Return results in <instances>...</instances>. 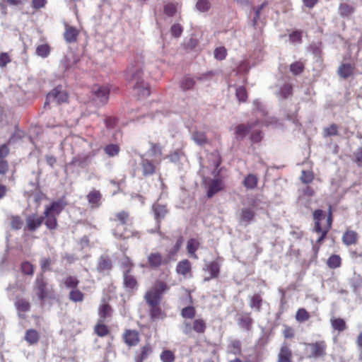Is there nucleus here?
Returning <instances> with one entry per match:
<instances>
[{
    "label": "nucleus",
    "mask_w": 362,
    "mask_h": 362,
    "mask_svg": "<svg viewBox=\"0 0 362 362\" xmlns=\"http://www.w3.org/2000/svg\"><path fill=\"white\" fill-rule=\"evenodd\" d=\"M170 289V286L165 281L157 279L153 286L144 293V299L148 307V315L152 320L163 319L166 317L160 306L163 296Z\"/></svg>",
    "instance_id": "nucleus-1"
},
{
    "label": "nucleus",
    "mask_w": 362,
    "mask_h": 362,
    "mask_svg": "<svg viewBox=\"0 0 362 362\" xmlns=\"http://www.w3.org/2000/svg\"><path fill=\"white\" fill-rule=\"evenodd\" d=\"M110 221L114 223L112 233L118 240H141L142 233L141 231L132 227V218L130 212L122 210L114 214Z\"/></svg>",
    "instance_id": "nucleus-2"
},
{
    "label": "nucleus",
    "mask_w": 362,
    "mask_h": 362,
    "mask_svg": "<svg viewBox=\"0 0 362 362\" xmlns=\"http://www.w3.org/2000/svg\"><path fill=\"white\" fill-rule=\"evenodd\" d=\"M144 66L143 57L136 56L131 62L125 71L126 79L134 83V89L141 98L148 97L151 94L149 85L144 80Z\"/></svg>",
    "instance_id": "nucleus-3"
},
{
    "label": "nucleus",
    "mask_w": 362,
    "mask_h": 362,
    "mask_svg": "<svg viewBox=\"0 0 362 362\" xmlns=\"http://www.w3.org/2000/svg\"><path fill=\"white\" fill-rule=\"evenodd\" d=\"M183 243V238L180 235L173 248L168 250L167 255L163 256L158 251H153L147 255L148 266L151 269H158L176 260V256Z\"/></svg>",
    "instance_id": "nucleus-4"
},
{
    "label": "nucleus",
    "mask_w": 362,
    "mask_h": 362,
    "mask_svg": "<svg viewBox=\"0 0 362 362\" xmlns=\"http://www.w3.org/2000/svg\"><path fill=\"white\" fill-rule=\"evenodd\" d=\"M67 205L68 202L65 196H63L45 206L42 216L44 217L43 223L48 230H55L57 229L59 226L57 218Z\"/></svg>",
    "instance_id": "nucleus-5"
},
{
    "label": "nucleus",
    "mask_w": 362,
    "mask_h": 362,
    "mask_svg": "<svg viewBox=\"0 0 362 362\" xmlns=\"http://www.w3.org/2000/svg\"><path fill=\"white\" fill-rule=\"evenodd\" d=\"M327 344L325 340H317L306 344L308 358H323L327 355Z\"/></svg>",
    "instance_id": "nucleus-6"
},
{
    "label": "nucleus",
    "mask_w": 362,
    "mask_h": 362,
    "mask_svg": "<svg viewBox=\"0 0 362 362\" xmlns=\"http://www.w3.org/2000/svg\"><path fill=\"white\" fill-rule=\"evenodd\" d=\"M34 290L41 301H44L48 298L51 293V291H49L48 288V283L43 273L37 274L34 284Z\"/></svg>",
    "instance_id": "nucleus-7"
},
{
    "label": "nucleus",
    "mask_w": 362,
    "mask_h": 362,
    "mask_svg": "<svg viewBox=\"0 0 362 362\" xmlns=\"http://www.w3.org/2000/svg\"><path fill=\"white\" fill-rule=\"evenodd\" d=\"M207 328L206 321L202 318L194 319L192 322H184L182 332L185 334L189 335L192 332L201 335L206 332Z\"/></svg>",
    "instance_id": "nucleus-8"
},
{
    "label": "nucleus",
    "mask_w": 362,
    "mask_h": 362,
    "mask_svg": "<svg viewBox=\"0 0 362 362\" xmlns=\"http://www.w3.org/2000/svg\"><path fill=\"white\" fill-rule=\"evenodd\" d=\"M44 222V217L36 214H32L25 218L24 230L34 232L39 228Z\"/></svg>",
    "instance_id": "nucleus-9"
},
{
    "label": "nucleus",
    "mask_w": 362,
    "mask_h": 362,
    "mask_svg": "<svg viewBox=\"0 0 362 362\" xmlns=\"http://www.w3.org/2000/svg\"><path fill=\"white\" fill-rule=\"evenodd\" d=\"M122 338L124 343L129 347L136 346L140 342V334L136 329H125Z\"/></svg>",
    "instance_id": "nucleus-10"
},
{
    "label": "nucleus",
    "mask_w": 362,
    "mask_h": 362,
    "mask_svg": "<svg viewBox=\"0 0 362 362\" xmlns=\"http://www.w3.org/2000/svg\"><path fill=\"white\" fill-rule=\"evenodd\" d=\"M113 309L106 298H103L98 308V320L105 322L107 319L111 318Z\"/></svg>",
    "instance_id": "nucleus-11"
},
{
    "label": "nucleus",
    "mask_w": 362,
    "mask_h": 362,
    "mask_svg": "<svg viewBox=\"0 0 362 362\" xmlns=\"http://www.w3.org/2000/svg\"><path fill=\"white\" fill-rule=\"evenodd\" d=\"M110 88L107 86L95 85L92 87L91 93L103 104L107 103L110 95Z\"/></svg>",
    "instance_id": "nucleus-12"
},
{
    "label": "nucleus",
    "mask_w": 362,
    "mask_h": 362,
    "mask_svg": "<svg viewBox=\"0 0 362 362\" xmlns=\"http://www.w3.org/2000/svg\"><path fill=\"white\" fill-rule=\"evenodd\" d=\"M48 99H52L57 104L67 103L69 95L65 90H62V86H57L49 93Z\"/></svg>",
    "instance_id": "nucleus-13"
},
{
    "label": "nucleus",
    "mask_w": 362,
    "mask_h": 362,
    "mask_svg": "<svg viewBox=\"0 0 362 362\" xmlns=\"http://www.w3.org/2000/svg\"><path fill=\"white\" fill-rule=\"evenodd\" d=\"M176 273L185 278H191L192 276V263L188 259L180 261L175 268Z\"/></svg>",
    "instance_id": "nucleus-14"
},
{
    "label": "nucleus",
    "mask_w": 362,
    "mask_h": 362,
    "mask_svg": "<svg viewBox=\"0 0 362 362\" xmlns=\"http://www.w3.org/2000/svg\"><path fill=\"white\" fill-rule=\"evenodd\" d=\"M258 123V121L247 124H240L235 127V136L238 140L243 139L250 131Z\"/></svg>",
    "instance_id": "nucleus-15"
},
{
    "label": "nucleus",
    "mask_w": 362,
    "mask_h": 362,
    "mask_svg": "<svg viewBox=\"0 0 362 362\" xmlns=\"http://www.w3.org/2000/svg\"><path fill=\"white\" fill-rule=\"evenodd\" d=\"M152 209L158 227L160 228L161 220L163 219L168 213L167 206L156 202L153 204Z\"/></svg>",
    "instance_id": "nucleus-16"
},
{
    "label": "nucleus",
    "mask_w": 362,
    "mask_h": 362,
    "mask_svg": "<svg viewBox=\"0 0 362 362\" xmlns=\"http://www.w3.org/2000/svg\"><path fill=\"white\" fill-rule=\"evenodd\" d=\"M204 270L209 274V276L204 278L205 281L217 279L220 274V264L217 261H212L205 265Z\"/></svg>",
    "instance_id": "nucleus-17"
},
{
    "label": "nucleus",
    "mask_w": 362,
    "mask_h": 362,
    "mask_svg": "<svg viewBox=\"0 0 362 362\" xmlns=\"http://www.w3.org/2000/svg\"><path fill=\"white\" fill-rule=\"evenodd\" d=\"M277 362H293V353L288 343L284 342L281 344Z\"/></svg>",
    "instance_id": "nucleus-18"
},
{
    "label": "nucleus",
    "mask_w": 362,
    "mask_h": 362,
    "mask_svg": "<svg viewBox=\"0 0 362 362\" xmlns=\"http://www.w3.org/2000/svg\"><path fill=\"white\" fill-rule=\"evenodd\" d=\"M224 189L225 185L221 179H214L209 184L208 190L206 192V196L208 198H211L216 193L223 190Z\"/></svg>",
    "instance_id": "nucleus-19"
},
{
    "label": "nucleus",
    "mask_w": 362,
    "mask_h": 362,
    "mask_svg": "<svg viewBox=\"0 0 362 362\" xmlns=\"http://www.w3.org/2000/svg\"><path fill=\"white\" fill-rule=\"evenodd\" d=\"M112 259L108 255H101L99 257L97 264V271L99 273L108 272L112 270Z\"/></svg>",
    "instance_id": "nucleus-20"
},
{
    "label": "nucleus",
    "mask_w": 362,
    "mask_h": 362,
    "mask_svg": "<svg viewBox=\"0 0 362 362\" xmlns=\"http://www.w3.org/2000/svg\"><path fill=\"white\" fill-rule=\"evenodd\" d=\"M64 28V38L65 41L68 43L76 42L79 35L78 30L76 27L69 25L67 23H65Z\"/></svg>",
    "instance_id": "nucleus-21"
},
{
    "label": "nucleus",
    "mask_w": 362,
    "mask_h": 362,
    "mask_svg": "<svg viewBox=\"0 0 362 362\" xmlns=\"http://www.w3.org/2000/svg\"><path fill=\"white\" fill-rule=\"evenodd\" d=\"M153 351L151 345L148 343L141 346L134 356L135 362H143L146 360Z\"/></svg>",
    "instance_id": "nucleus-22"
},
{
    "label": "nucleus",
    "mask_w": 362,
    "mask_h": 362,
    "mask_svg": "<svg viewBox=\"0 0 362 362\" xmlns=\"http://www.w3.org/2000/svg\"><path fill=\"white\" fill-rule=\"evenodd\" d=\"M359 235L358 233L353 230L347 229L344 233L341 240L346 246H350L358 243Z\"/></svg>",
    "instance_id": "nucleus-23"
},
{
    "label": "nucleus",
    "mask_w": 362,
    "mask_h": 362,
    "mask_svg": "<svg viewBox=\"0 0 362 362\" xmlns=\"http://www.w3.org/2000/svg\"><path fill=\"white\" fill-rule=\"evenodd\" d=\"M306 66V60L305 59H299L293 62L289 66V71L292 74L293 76H298L301 75L305 69Z\"/></svg>",
    "instance_id": "nucleus-24"
},
{
    "label": "nucleus",
    "mask_w": 362,
    "mask_h": 362,
    "mask_svg": "<svg viewBox=\"0 0 362 362\" xmlns=\"http://www.w3.org/2000/svg\"><path fill=\"white\" fill-rule=\"evenodd\" d=\"M355 66L349 63L341 64L337 69L338 75L344 79H346L354 74Z\"/></svg>",
    "instance_id": "nucleus-25"
},
{
    "label": "nucleus",
    "mask_w": 362,
    "mask_h": 362,
    "mask_svg": "<svg viewBox=\"0 0 362 362\" xmlns=\"http://www.w3.org/2000/svg\"><path fill=\"white\" fill-rule=\"evenodd\" d=\"M124 287L129 291L136 290L139 287L136 277L130 274H123Z\"/></svg>",
    "instance_id": "nucleus-26"
},
{
    "label": "nucleus",
    "mask_w": 362,
    "mask_h": 362,
    "mask_svg": "<svg viewBox=\"0 0 362 362\" xmlns=\"http://www.w3.org/2000/svg\"><path fill=\"white\" fill-rule=\"evenodd\" d=\"M102 194L99 190L93 189L87 194V200L92 208H98L101 204Z\"/></svg>",
    "instance_id": "nucleus-27"
},
{
    "label": "nucleus",
    "mask_w": 362,
    "mask_h": 362,
    "mask_svg": "<svg viewBox=\"0 0 362 362\" xmlns=\"http://www.w3.org/2000/svg\"><path fill=\"white\" fill-rule=\"evenodd\" d=\"M253 322L254 320L249 313L241 314L238 319V325L247 331H250L252 329Z\"/></svg>",
    "instance_id": "nucleus-28"
},
{
    "label": "nucleus",
    "mask_w": 362,
    "mask_h": 362,
    "mask_svg": "<svg viewBox=\"0 0 362 362\" xmlns=\"http://www.w3.org/2000/svg\"><path fill=\"white\" fill-rule=\"evenodd\" d=\"M259 182V178L257 175L250 173L247 174L243 179L242 184L247 190H252L257 188Z\"/></svg>",
    "instance_id": "nucleus-29"
},
{
    "label": "nucleus",
    "mask_w": 362,
    "mask_h": 362,
    "mask_svg": "<svg viewBox=\"0 0 362 362\" xmlns=\"http://www.w3.org/2000/svg\"><path fill=\"white\" fill-rule=\"evenodd\" d=\"M141 165L142 168L143 175L145 177L152 175L156 173L155 165L151 160L147 158H141Z\"/></svg>",
    "instance_id": "nucleus-30"
},
{
    "label": "nucleus",
    "mask_w": 362,
    "mask_h": 362,
    "mask_svg": "<svg viewBox=\"0 0 362 362\" xmlns=\"http://www.w3.org/2000/svg\"><path fill=\"white\" fill-rule=\"evenodd\" d=\"M262 302L263 299L260 293H254L249 298L250 308L256 312L261 311Z\"/></svg>",
    "instance_id": "nucleus-31"
},
{
    "label": "nucleus",
    "mask_w": 362,
    "mask_h": 362,
    "mask_svg": "<svg viewBox=\"0 0 362 362\" xmlns=\"http://www.w3.org/2000/svg\"><path fill=\"white\" fill-rule=\"evenodd\" d=\"M119 265L122 269V274H130L134 267V264L131 258L127 255L121 259Z\"/></svg>",
    "instance_id": "nucleus-32"
},
{
    "label": "nucleus",
    "mask_w": 362,
    "mask_h": 362,
    "mask_svg": "<svg viewBox=\"0 0 362 362\" xmlns=\"http://www.w3.org/2000/svg\"><path fill=\"white\" fill-rule=\"evenodd\" d=\"M330 324L333 329L342 332L347 329L345 320L340 317H332L330 319Z\"/></svg>",
    "instance_id": "nucleus-33"
},
{
    "label": "nucleus",
    "mask_w": 362,
    "mask_h": 362,
    "mask_svg": "<svg viewBox=\"0 0 362 362\" xmlns=\"http://www.w3.org/2000/svg\"><path fill=\"white\" fill-rule=\"evenodd\" d=\"M25 340L30 344H36L40 340L38 332L34 329H29L25 332Z\"/></svg>",
    "instance_id": "nucleus-34"
},
{
    "label": "nucleus",
    "mask_w": 362,
    "mask_h": 362,
    "mask_svg": "<svg viewBox=\"0 0 362 362\" xmlns=\"http://www.w3.org/2000/svg\"><path fill=\"white\" fill-rule=\"evenodd\" d=\"M24 4L23 0H1L0 8L4 14L7 13V6H21Z\"/></svg>",
    "instance_id": "nucleus-35"
},
{
    "label": "nucleus",
    "mask_w": 362,
    "mask_h": 362,
    "mask_svg": "<svg viewBox=\"0 0 362 362\" xmlns=\"http://www.w3.org/2000/svg\"><path fill=\"white\" fill-rule=\"evenodd\" d=\"M199 242L197 240L191 238L187 241V252L194 259L198 258V256H197L196 252L199 249Z\"/></svg>",
    "instance_id": "nucleus-36"
},
{
    "label": "nucleus",
    "mask_w": 362,
    "mask_h": 362,
    "mask_svg": "<svg viewBox=\"0 0 362 362\" xmlns=\"http://www.w3.org/2000/svg\"><path fill=\"white\" fill-rule=\"evenodd\" d=\"M104 322L101 320H98L94 327V332L100 337H104L110 334V329Z\"/></svg>",
    "instance_id": "nucleus-37"
},
{
    "label": "nucleus",
    "mask_w": 362,
    "mask_h": 362,
    "mask_svg": "<svg viewBox=\"0 0 362 362\" xmlns=\"http://www.w3.org/2000/svg\"><path fill=\"white\" fill-rule=\"evenodd\" d=\"M255 211L250 208H243L241 210L240 215V221L241 222L249 223L255 217Z\"/></svg>",
    "instance_id": "nucleus-38"
},
{
    "label": "nucleus",
    "mask_w": 362,
    "mask_h": 362,
    "mask_svg": "<svg viewBox=\"0 0 362 362\" xmlns=\"http://www.w3.org/2000/svg\"><path fill=\"white\" fill-rule=\"evenodd\" d=\"M349 284L354 293H356L362 286V276L354 274L352 277L349 279Z\"/></svg>",
    "instance_id": "nucleus-39"
},
{
    "label": "nucleus",
    "mask_w": 362,
    "mask_h": 362,
    "mask_svg": "<svg viewBox=\"0 0 362 362\" xmlns=\"http://www.w3.org/2000/svg\"><path fill=\"white\" fill-rule=\"evenodd\" d=\"M324 216V212L321 209H316L313 214L314 220V230L315 232H320L322 230L321 220Z\"/></svg>",
    "instance_id": "nucleus-40"
},
{
    "label": "nucleus",
    "mask_w": 362,
    "mask_h": 362,
    "mask_svg": "<svg viewBox=\"0 0 362 362\" xmlns=\"http://www.w3.org/2000/svg\"><path fill=\"white\" fill-rule=\"evenodd\" d=\"M15 306L16 309L21 313L28 312L30 309V302L25 298L19 297H18L16 300Z\"/></svg>",
    "instance_id": "nucleus-41"
},
{
    "label": "nucleus",
    "mask_w": 362,
    "mask_h": 362,
    "mask_svg": "<svg viewBox=\"0 0 362 362\" xmlns=\"http://www.w3.org/2000/svg\"><path fill=\"white\" fill-rule=\"evenodd\" d=\"M295 318L298 322L303 323L310 320V314L305 308H300L296 313Z\"/></svg>",
    "instance_id": "nucleus-42"
},
{
    "label": "nucleus",
    "mask_w": 362,
    "mask_h": 362,
    "mask_svg": "<svg viewBox=\"0 0 362 362\" xmlns=\"http://www.w3.org/2000/svg\"><path fill=\"white\" fill-rule=\"evenodd\" d=\"M51 52V47L48 43L41 44L37 46L35 53L42 58L47 57Z\"/></svg>",
    "instance_id": "nucleus-43"
},
{
    "label": "nucleus",
    "mask_w": 362,
    "mask_h": 362,
    "mask_svg": "<svg viewBox=\"0 0 362 362\" xmlns=\"http://www.w3.org/2000/svg\"><path fill=\"white\" fill-rule=\"evenodd\" d=\"M194 85V79L188 76H184L180 81V86L185 91L192 89Z\"/></svg>",
    "instance_id": "nucleus-44"
},
{
    "label": "nucleus",
    "mask_w": 362,
    "mask_h": 362,
    "mask_svg": "<svg viewBox=\"0 0 362 362\" xmlns=\"http://www.w3.org/2000/svg\"><path fill=\"white\" fill-rule=\"evenodd\" d=\"M354 7L346 3H341L339 6V13L341 17H349L354 12Z\"/></svg>",
    "instance_id": "nucleus-45"
},
{
    "label": "nucleus",
    "mask_w": 362,
    "mask_h": 362,
    "mask_svg": "<svg viewBox=\"0 0 362 362\" xmlns=\"http://www.w3.org/2000/svg\"><path fill=\"white\" fill-rule=\"evenodd\" d=\"M327 265L329 269H337L341 265V258L339 255H332L327 260Z\"/></svg>",
    "instance_id": "nucleus-46"
},
{
    "label": "nucleus",
    "mask_w": 362,
    "mask_h": 362,
    "mask_svg": "<svg viewBox=\"0 0 362 362\" xmlns=\"http://www.w3.org/2000/svg\"><path fill=\"white\" fill-rule=\"evenodd\" d=\"M69 298L74 303L82 302L84 299V294L78 288L71 289L69 294Z\"/></svg>",
    "instance_id": "nucleus-47"
},
{
    "label": "nucleus",
    "mask_w": 362,
    "mask_h": 362,
    "mask_svg": "<svg viewBox=\"0 0 362 362\" xmlns=\"http://www.w3.org/2000/svg\"><path fill=\"white\" fill-rule=\"evenodd\" d=\"M192 139L198 145H204L208 142L206 133L201 131H195L192 134Z\"/></svg>",
    "instance_id": "nucleus-48"
},
{
    "label": "nucleus",
    "mask_w": 362,
    "mask_h": 362,
    "mask_svg": "<svg viewBox=\"0 0 362 362\" xmlns=\"http://www.w3.org/2000/svg\"><path fill=\"white\" fill-rule=\"evenodd\" d=\"M120 147L118 144H110L105 146L104 152L109 157H115L119 154Z\"/></svg>",
    "instance_id": "nucleus-49"
},
{
    "label": "nucleus",
    "mask_w": 362,
    "mask_h": 362,
    "mask_svg": "<svg viewBox=\"0 0 362 362\" xmlns=\"http://www.w3.org/2000/svg\"><path fill=\"white\" fill-rule=\"evenodd\" d=\"M54 262V260L51 259L50 257H42L40 260V264L42 269L41 273H45L48 271H51L52 264Z\"/></svg>",
    "instance_id": "nucleus-50"
},
{
    "label": "nucleus",
    "mask_w": 362,
    "mask_h": 362,
    "mask_svg": "<svg viewBox=\"0 0 362 362\" xmlns=\"http://www.w3.org/2000/svg\"><path fill=\"white\" fill-rule=\"evenodd\" d=\"M228 349L230 352L234 355H240L242 352L241 342L240 340H232L229 345Z\"/></svg>",
    "instance_id": "nucleus-51"
},
{
    "label": "nucleus",
    "mask_w": 362,
    "mask_h": 362,
    "mask_svg": "<svg viewBox=\"0 0 362 362\" xmlns=\"http://www.w3.org/2000/svg\"><path fill=\"white\" fill-rule=\"evenodd\" d=\"M80 281L76 276H68L64 280L65 286L68 288H77Z\"/></svg>",
    "instance_id": "nucleus-52"
},
{
    "label": "nucleus",
    "mask_w": 362,
    "mask_h": 362,
    "mask_svg": "<svg viewBox=\"0 0 362 362\" xmlns=\"http://www.w3.org/2000/svg\"><path fill=\"white\" fill-rule=\"evenodd\" d=\"M35 267L28 261H24L21 264V271L25 275L33 276Z\"/></svg>",
    "instance_id": "nucleus-53"
},
{
    "label": "nucleus",
    "mask_w": 362,
    "mask_h": 362,
    "mask_svg": "<svg viewBox=\"0 0 362 362\" xmlns=\"http://www.w3.org/2000/svg\"><path fill=\"white\" fill-rule=\"evenodd\" d=\"M196 315V309L194 306H187L182 309L181 316L185 319L192 320Z\"/></svg>",
    "instance_id": "nucleus-54"
},
{
    "label": "nucleus",
    "mask_w": 362,
    "mask_h": 362,
    "mask_svg": "<svg viewBox=\"0 0 362 362\" xmlns=\"http://www.w3.org/2000/svg\"><path fill=\"white\" fill-rule=\"evenodd\" d=\"M235 95H236L237 99L239 100V102H240V103L246 102L247 100L248 95H247V92L245 87L239 86L238 88H237L236 90H235Z\"/></svg>",
    "instance_id": "nucleus-55"
},
{
    "label": "nucleus",
    "mask_w": 362,
    "mask_h": 362,
    "mask_svg": "<svg viewBox=\"0 0 362 362\" xmlns=\"http://www.w3.org/2000/svg\"><path fill=\"white\" fill-rule=\"evenodd\" d=\"M300 179L303 183L310 184L314 180V174L310 170H303Z\"/></svg>",
    "instance_id": "nucleus-56"
},
{
    "label": "nucleus",
    "mask_w": 362,
    "mask_h": 362,
    "mask_svg": "<svg viewBox=\"0 0 362 362\" xmlns=\"http://www.w3.org/2000/svg\"><path fill=\"white\" fill-rule=\"evenodd\" d=\"M11 220V226L14 230H19L23 226V220L20 216L18 215H12L10 218Z\"/></svg>",
    "instance_id": "nucleus-57"
},
{
    "label": "nucleus",
    "mask_w": 362,
    "mask_h": 362,
    "mask_svg": "<svg viewBox=\"0 0 362 362\" xmlns=\"http://www.w3.org/2000/svg\"><path fill=\"white\" fill-rule=\"evenodd\" d=\"M175 356L170 350H164L160 354V360L162 362H174Z\"/></svg>",
    "instance_id": "nucleus-58"
},
{
    "label": "nucleus",
    "mask_w": 362,
    "mask_h": 362,
    "mask_svg": "<svg viewBox=\"0 0 362 362\" xmlns=\"http://www.w3.org/2000/svg\"><path fill=\"white\" fill-rule=\"evenodd\" d=\"M280 94L283 98H287L293 94V87L289 83H285L280 89Z\"/></svg>",
    "instance_id": "nucleus-59"
},
{
    "label": "nucleus",
    "mask_w": 362,
    "mask_h": 362,
    "mask_svg": "<svg viewBox=\"0 0 362 362\" xmlns=\"http://www.w3.org/2000/svg\"><path fill=\"white\" fill-rule=\"evenodd\" d=\"M214 54L216 59L221 61L226 59L227 50L224 47H218L214 49Z\"/></svg>",
    "instance_id": "nucleus-60"
},
{
    "label": "nucleus",
    "mask_w": 362,
    "mask_h": 362,
    "mask_svg": "<svg viewBox=\"0 0 362 362\" xmlns=\"http://www.w3.org/2000/svg\"><path fill=\"white\" fill-rule=\"evenodd\" d=\"M295 334H296L295 329L292 327L288 326L287 325H284V329L282 331V334H283V337H284V339H291L294 338Z\"/></svg>",
    "instance_id": "nucleus-61"
},
{
    "label": "nucleus",
    "mask_w": 362,
    "mask_h": 362,
    "mask_svg": "<svg viewBox=\"0 0 362 362\" xmlns=\"http://www.w3.org/2000/svg\"><path fill=\"white\" fill-rule=\"evenodd\" d=\"M323 132L324 136L326 137L331 136H337L339 134L338 126L335 124H332L330 126L325 127Z\"/></svg>",
    "instance_id": "nucleus-62"
},
{
    "label": "nucleus",
    "mask_w": 362,
    "mask_h": 362,
    "mask_svg": "<svg viewBox=\"0 0 362 362\" xmlns=\"http://www.w3.org/2000/svg\"><path fill=\"white\" fill-rule=\"evenodd\" d=\"M289 40L292 43H301L302 42V31L294 30L289 35Z\"/></svg>",
    "instance_id": "nucleus-63"
},
{
    "label": "nucleus",
    "mask_w": 362,
    "mask_h": 362,
    "mask_svg": "<svg viewBox=\"0 0 362 362\" xmlns=\"http://www.w3.org/2000/svg\"><path fill=\"white\" fill-rule=\"evenodd\" d=\"M163 11L168 16H173L177 11V8L174 4L168 3L164 5Z\"/></svg>",
    "instance_id": "nucleus-64"
}]
</instances>
